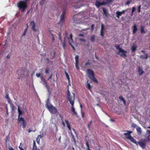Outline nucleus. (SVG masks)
I'll use <instances>...</instances> for the list:
<instances>
[{
    "instance_id": "2",
    "label": "nucleus",
    "mask_w": 150,
    "mask_h": 150,
    "mask_svg": "<svg viewBox=\"0 0 150 150\" xmlns=\"http://www.w3.org/2000/svg\"><path fill=\"white\" fill-rule=\"evenodd\" d=\"M30 0H23L20 1L17 3V6L22 12H24L25 11L28 7L27 3Z\"/></svg>"
},
{
    "instance_id": "6",
    "label": "nucleus",
    "mask_w": 150,
    "mask_h": 150,
    "mask_svg": "<svg viewBox=\"0 0 150 150\" xmlns=\"http://www.w3.org/2000/svg\"><path fill=\"white\" fill-rule=\"evenodd\" d=\"M87 74L88 75L89 78L93 81L98 83V81L95 77L93 71L91 69H88L87 70Z\"/></svg>"
},
{
    "instance_id": "11",
    "label": "nucleus",
    "mask_w": 150,
    "mask_h": 150,
    "mask_svg": "<svg viewBox=\"0 0 150 150\" xmlns=\"http://www.w3.org/2000/svg\"><path fill=\"white\" fill-rule=\"evenodd\" d=\"M67 38L69 40V45L71 46L73 48V49L74 50L75 48L74 47V46L72 45V43H74L73 40V39H69L68 37H67Z\"/></svg>"
},
{
    "instance_id": "59",
    "label": "nucleus",
    "mask_w": 150,
    "mask_h": 150,
    "mask_svg": "<svg viewBox=\"0 0 150 150\" xmlns=\"http://www.w3.org/2000/svg\"><path fill=\"white\" fill-rule=\"evenodd\" d=\"M5 98L8 100L10 99V98H9L8 95L6 94V95Z\"/></svg>"
},
{
    "instance_id": "26",
    "label": "nucleus",
    "mask_w": 150,
    "mask_h": 150,
    "mask_svg": "<svg viewBox=\"0 0 150 150\" xmlns=\"http://www.w3.org/2000/svg\"><path fill=\"white\" fill-rule=\"evenodd\" d=\"M95 37L94 35H92L90 38V40L91 42H93L95 41Z\"/></svg>"
},
{
    "instance_id": "12",
    "label": "nucleus",
    "mask_w": 150,
    "mask_h": 150,
    "mask_svg": "<svg viewBox=\"0 0 150 150\" xmlns=\"http://www.w3.org/2000/svg\"><path fill=\"white\" fill-rule=\"evenodd\" d=\"M43 81L47 89V90L48 91H49V87L48 86V82L47 81L45 80V79H43Z\"/></svg>"
},
{
    "instance_id": "19",
    "label": "nucleus",
    "mask_w": 150,
    "mask_h": 150,
    "mask_svg": "<svg viewBox=\"0 0 150 150\" xmlns=\"http://www.w3.org/2000/svg\"><path fill=\"white\" fill-rule=\"evenodd\" d=\"M103 13H104V14L105 15V16L106 17H107L108 16V11H107V10L105 8H103Z\"/></svg>"
},
{
    "instance_id": "64",
    "label": "nucleus",
    "mask_w": 150,
    "mask_h": 150,
    "mask_svg": "<svg viewBox=\"0 0 150 150\" xmlns=\"http://www.w3.org/2000/svg\"><path fill=\"white\" fill-rule=\"evenodd\" d=\"M9 150H14V149L11 147H9Z\"/></svg>"
},
{
    "instance_id": "17",
    "label": "nucleus",
    "mask_w": 150,
    "mask_h": 150,
    "mask_svg": "<svg viewBox=\"0 0 150 150\" xmlns=\"http://www.w3.org/2000/svg\"><path fill=\"white\" fill-rule=\"evenodd\" d=\"M133 33H135L137 31V28L136 24H134L133 27Z\"/></svg>"
},
{
    "instance_id": "27",
    "label": "nucleus",
    "mask_w": 150,
    "mask_h": 150,
    "mask_svg": "<svg viewBox=\"0 0 150 150\" xmlns=\"http://www.w3.org/2000/svg\"><path fill=\"white\" fill-rule=\"evenodd\" d=\"M130 140L132 142H133L135 144H136L137 145H138V143H137L136 140L134 139L133 137H132L130 139Z\"/></svg>"
},
{
    "instance_id": "7",
    "label": "nucleus",
    "mask_w": 150,
    "mask_h": 150,
    "mask_svg": "<svg viewBox=\"0 0 150 150\" xmlns=\"http://www.w3.org/2000/svg\"><path fill=\"white\" fill-rule=\"evenodd\" d=\"M66 14V10L65 9H63L62 14L60 16V21L58 22V24L62 25L64 22L65 17Z\"/></svg>"
},
{
    "instance_id": "51",
    "label": "nucleus",
    "mask_w": 150,
    "mask_h": 150,
    "mask_svg": "<svg viewBox=\"0 0 150 150\" xmlns=\"http://www.w3.org/2000/svg\"><path fill=\"white\" fill-rule=\"evenodd\" d=\"M21 143L20 145L19 146V148L20 150H24L23 149V148L22 146H21Z\"/></svg>"
},
{
    "instance_id": "55",
    "label": "nucleus",
    "mask_w": 150,
    "mask_h": 150,
    "mask_svg": "<svg viewBox=\"0 0 150 150\" xmlns=\"http://www.w3.org/2000/svg\"><path fill=\"white\" fill-rule=\"evenodd\" d=\"M40 75H41V74H40V73H38V74L37 73L36 75V76L38 78L39 77H40Z\"/></svg>"
},
{
    "instance_id": "5",
    "label": "nucleus",
    "mask_w": 150,
    "mask_h": 150,
    "mask_svg": "<svg viewBox=\"0 0 150 150\" xmlns=\"http://www.w3.org/2000/svg\"><path fill=\"white\" fill-rule=\"evenodd\" d=\"M115 47L116 49L119 50V51L117 53L118 54L120 55L121 57L124 58H125L127 57L126 53H127V52L126 50H124L121 48L120 47L119 45H116Z\"/></svg>"
},
{
    "instance_id": "32",
    "label": "nucleus",
    "mask_w": 150,
    "mask_h": 150,
    "mask_svg": "<svg viewBox=\"0 0 150 150\" xmlns=\"http://www.w3.org/2000/svg\"><path fill=\"white\" fill-rule=\"evenodd\" d=\"M18 122H20L21 121H22V122L23 121H25L24 118L22 117H20L19 116V117H18Z\"/></svg>"
},
{
    "instance_id": "44",
    "label": "nucleus",
    "mask_w": 150,
    "mask_h": 150,
    "mask_svg": "<svg viewBox=\"0 0 150 150\" xmlns=\"http://www.w3.org/2000/svg\"><path fill=\"white\" fill-rule=\"evenodd\" d=\"M76 67L77 70H79V63H75Z\"/></svg>"
},
{
    "instance_id": "38",
    "label": "nucleus",
    "mask_w": 150,
    "mask_h": 150,
    "mask_svg": "<svg viewBox=\"0 0 150 150\" xmlns=\"http://www.w3.org/2000/svg\"><path fill=\"white\" fill-rule=\"evenodd\" d=\"M85 141L86 142V145L87 146V149H88L89 148V144L88 143V141H87L86 139H85Z\"/></svg>"
},
{
    "instance_id": "21",
    "label": "nucleus",
    "mask_w": 150,
    "mask_h": 150,
    "mask_svg": "<svg viewBox=\"0 0 150 150\" xmlns=\"http://www.w3.org/2000/svg\"><path fill=\"white\" fill-rule=\"evenodd\" d=\"M88 80L87 81V85H86V87L90 91H91V88L92 86H91V85L89 84V83H88Z\"/></svg>"
},
{
    "instance_id": "48",
    "label": "nucleus",
    "mask_w": 150,
    "mask_h": 150,
    "mask_svg": "<svg viewBox=\"0 0 150 150\" xmlns=\"http://www.w3.org/2000/svg\"><path fill=\"white\" fill-rule=\"evenodd\" d=\"M146 134H148V135L150 136V130H147L146 131Z\"/></svg>"
},
{
    "instance_id": "29",
    "label": "nucleus",
    "mask_w": 150,
    "mask_h": 150,
    "mask_svg": "<svg viewBox=\"0 0 150 150\" xmlns=\"http://www.w3.org/2000/svg\"><path fill=\"white\" fill-rule=\"evenodd\" d=\"M116 13L117 15L116 17L118 18H120V16L122 15L121 12L118 11H117Z\"/></svg>"
},
{
    "instance_id": "57",
    "label": "nucleus",
    "mask_w": 150,
    "mask_h": 150,
    "mask_svg": "<svg viewBox=\"0 0 150 150\" xmlns=\"http://www.w3.org/2000/svg\"><path fill=\"white\" fill-rule=\"evenodd\" d=\"M55 54H56L55 52L54 51V53H53V55L52 58V59H54V58L55 57Z\"/></svg>"
},
{
    "instance_id": "53",
    "label": "nucleus",
    "mask_w": 150,
    "mask_h": 150,
    "mask_svg": "<svg viewBox=\"0 0 150 150\" xmlns=\"http://www.w3.org/2000/svg\"><path fill=\"white\" fill-rule=\"evenodd\" d=\"M53 75V74L52 73L50 75L49 77V78L47 79V80L49 81L50 79H52V76Z\"/></svg>"
},
{
    "instance_id": "43",
    "label": "nucleus",
    "mask_w": 150,
    "mask_h": 150,
    "mask_svg": "<svg viewBox=\"0 0 150 150\" xmlns=\"http://www.w3.org/2000/svg\"><path fill=\"white\" fill-rule=\"evenodd\" d=\"M49 72V68H47L45 70V73L46 74H47Z\"/></svg>"
},
{
    "instance_id": "39",
    "label": "nucleus",
    "mask_w": 150,
    "mask_h": 150,
    "mask_svg": "<svg viewBox=\"0 0 150 150\" xmlns=\"http://www.w3.org/2000/svg\"><path fill=\"white\" fill-rule=\"evenodd\" d=\"M65 74L66 75V76L67 77V80H68V81H69V83L70 82V78L69 77V76L68 75V74L66 72V71L65 72Z\"/></svg>"
},
{
    "instance_id": "3",
    "label": "nucleus",
    "mask_w": 150,
    "mask_h": 150,
    "mask_svg": "<svg viewBox=\"0 0 150 150\" xmlns=\"http://www.w3.org/2000/svg\"><path fill=\"white\" fill-rule=\"evenodd\" d=\"M17 72L18 73V79H21L25 77L29 74V71L26 69H23L18 70Z\"/></svg>"
},
{
    "instance_id": "22",
    "label": "nucleus",
    "mask_w": 150,
    "mask_h": 150,
    "mask_svg": "<svg viewBox=\"0 0 150 150\" xmlns=\"http://www.w3.org/2000/svg\"><path fill=\"white\" fill-rule=\"evenodd\" d=\"M42 136L41 135H38L36 138V142L39 144L40 141V139Z\"/></svg>"
},
{
    "instance_id": "25",
    "label": "nucleus",
    "mask_w": 150,
    "mask_h": 150,
    "mask_svg": "<svg viewBox=\"0 0 150 150\" xmlns=\"http://www.w3.org/2000/svg\"><path fill=\"white\" fill-rule=\"evenodd\" d=\"M144 27L143 26H141V33L142 34L145 33L146 32L144 30Z\"/></svg>"
},
{
    "instance_id": "56",
    "label": "nucleus",
    "mask_w": 150,
    "mask_h": 150,
    "mask_svg": "<svg viewBox=\"0 0 150 150\" xmlns=\"http://www.w3.org/2000/svg\"><path fill=\"white\" fill-rule=\"evenodd\" d=\"M130 3V1H127L126 2V5H129Z\"/></svg>"
},
{
    "instance_id": "45",
    "label": "nucleus",
    "mask_w": 150,
    "mask_h": 150,
    "mask_svg": "<svg viewBox=\"0 0 150 150\" xmlns=\"http://www.w3.org/2000/svg\"><path fill=\"white\" fill-rule=\"evenodd\" d=\"M79 40L80 41H82L84 42H85L86 41V40L85 39L83 38H79Z\"/></svg>"
},
{
    "instance_id": "8",
    "label": "nucleus",
    "mask_w": 150,
    "mask_h": 150,
    "mask_svg": "<svg viewBox=\"0 0 150 150\" xmlns=\"http://www.w3.org/2000/svg\"><path fill=\"white\" fill-rule=\"evenodd\" d=\"M31 29L35 32H37L38 29L36 28L35 24L34 21H31L30 23Z\"/></svg>"
},
{
    "instance_id": "24",
    "label": "nucleus",
    "mask_w": 150,
    "mask_h": 150,
    "mask_svg": "<svg viewBox=\"0 0 150 150\" xmlns=\"http://www.w3.org/2000/svg\"><path fill=\"white\" fill-rule=\"evenodd\" d=\"M65 122L67 125V127L70 130H71V127L69 123V122L67 120H65Z\"/></svg>"
},
{
    "instance_id": "46",
    "label": "nucleus",
    "mask_w": 150,
    "mask_h": 150,
    "mask_svg": "<svg viewBox=\"0 0 150 150\" xmlns=\"http://www.w3.org/2000/svg\"><path fill=\"white\" fill-rule=\"evenodd\" d=\"M127 9H126L120 12L121 13V14H124L125 13V12H126L127 11Z\"/></svg>"
},
{
    "instance_id": "31",
    "label": "nucleus",
    "mask_w": 150,
    "mask_h": 150,
    "mask_svg": "<svg viewBox=\"0 0 150 150\" xmlns=\"http://www.w3.org/2000/svg\"><path fill=\"white\" fill-rule=\"evenodd\" d=\"M75 59L76 61V63H79V56L78 55H76L75 57Z\"/></svg>"
},
{
    "instance_id": "42",
    "label": "nucleus",
    "mask_w": 150,
    "mask_h": 150,
    "mask_svg": "<svg viewBox=\"0 0 150 150\" xmlns=\"http://www.w3.org/2000/svg\"><path fill=\"white\" fill-rule=\"evenodd\" d=\"M136 9V8L135 7H132V14L131 16H132L133 13L134 12V11H135Z\"/></svg>"
},
{
    "instance_id": "10",
    "label": "nucleus",
    "mask_w": 150,
    "mask_h": 150,
    "mask_svg": "<svg viewBox=\"0 0 150 150\" xmlns=\"http://www.w3.org/2000/svg\"><path fill=\"white\" fill-rule=\"evenodd\" d=\"M138 144L143 148L144 149L146 146V143L144 142L141 140V141L138 142Z\"/></svg>"
},
{
    "instance_id": "15",
    "label": "nucleus",
    "mask_w": 150,
    "mask_h": 150,
    "mask_svg": "<svg viewBox=\"0 0 150 150\" xmlns=\"http://www.w3.org/2000/svg\"><path fill=\"white\" fill-rule=\"evenodd\" d=\"M112 2V0H103V1L102 2V4L103 5H105L106 4H108Z\"/></svg>"
},
{
    "instance_id": "16",
    "label": "nucleus",
    "mask_w": 150,
    "mask_h": 150,
    "mask_svg": "<svg viewBox=\"0 0 150 150\" xmlns=\"http://www.w3.org/2000/svg\"><path fill=\"white\" fill-rule=\"evenodd\" d=\"M104 28V26L103 24H102L101 26V29L100 30V35L102 37H103L104 35V33L103 30Z\"/></svg>"
},
{
    "instance_id": "1",
    "label": "nucleus",
    "mask_w": 150,
    "mask_h": 150,
    "mask_svg": "<svg viewBox=\"0 0 150 150\" xmlns=\"http://www.w3.org/2000/svg\"><path fill=\"white\" fill-rule=\"evenodd\" d=\"M73 95H70V93L69 89L67 90V98L69 101L71 105V110L72 112H73L74 115L77 116V113L75 110V108H74V100L75 99V94L74 93H72Z\"/></svg>"
},
{
    "instance_id": "37",
    "label": "nucleus",
    "mask_w": 150,
    "mask_h": 150,
    "mask_svg": "<svg viewBox=\"0 0 150 150\" xmlns=\"http://www.w3.org/2000/svg\"><path fill=\"white\" fill-rule=\"evenodd\" d=\"M45 2V0H42L40 1V2L39 4L41 6H42Z\"/></svg>"
},
{
    "instance_id": "35",
    "label": "nucleus",
    "mask_w": 150,
    "mask_h": 150,
    "mask_svg": "<svg viewBox=\"0 0 150 150\" xmlns=\"http://www.w3.org/2000/svg\"><path fill=\"white\" fill-rule=\"evenodd\" d=\"M50 31H51L50 30L49 32L50 33L51 35V36L52 37V42H54V40H55V39H54V36L53 34L51 33Z\"/></svg>"
},
{
    "instance_id": "33",
    "label": "nucleus",
    "mask_w": 150,
    "mask_h": 150,
    "mask_svg": "<svg viewBox=\"0 0 150 150\" xmlns=\"http://www.w3.org/2000/svg\"><path fill=\"white\" fill-rule=\"evenodd\" d=\"M65 34H66V36L65 37H64V42H66V40H67V37H68V33L67 32V31H65Z\"/></svg>"
},
{
    "instance_id": "28",
    "label": "nucleus",
    "mask_w": 150,
    "mask_h": 150,
    "mask_svg": "<svg viewBox=\"0 0 150 150\" xmlns=\"http://www.w3.org/2000/svg\"><path fill=\"white\" fill-rule=\"evenodd\" d=\"M18 114H19V115H18V117H19V116H20L22 114L23 112H22V111L20 110V109L19 106H18Z\"/></svg>"
},
{
    "instance_id": "47",
    "label": "nucleus",
    "mask_w": 150,
    "mask_h": 150,
    "mask_svg": "<svg viewBox=\"0 0 150 150\" xmlns=\"http://www.w3.org/2000/svg\"><path fill=\"white\" fill-rule=\"evenodd\" d=\"M141 5H139L138 7V12L139 13H140L141 12Z\"/></svg>"
},
{
    "instance_id": "52",
    "label": "nucleus",
    "mask_w": 150,
    "mask_h": 150,
    "mask_svg": "<svg viewBox=\"0 0 150 150\" xmlns=\"http://www.w3.org/2000/svg\"><path fill=\"white\" fill-rule=\"evenodd\" d=\"M142 141L146 143V142H148L147 140L146 139H142Z\"/></svg>"
},
{
    "instance_id": "34",
    "label": "nucleus",
    "mask_w": 150,
    "mask_h": 150,
    "mask_svg": "<svg viewBox=\"0 0 150 150\" xmlns=\"http://www.w3.org/2000/svg\"><path fill=\"white\" fill-rule=\"evenodd\" d=\"M22 127L23 128H25L26 127V123L25 121L22 122Z\"/></svg>"
},
{
    "instance_id": "41",
    "label": "nucleus",
    "mask_w": 150,
    "mask_h": 150,
    "mask_svg": "<svg viewBox=\"0 0 150 150\" xmlns=\"http://www.w3.org/2000/svg\"><path fill=\"white\" fill-rule=\"evenodd\" d=\"M92 122V121L91 120L89 122V123L87 125V128L88 129H89L90 127V125H91V124Z\"/></svg>"
},
{
    "instance_id": "49",
    "label": "nucleus",
    "mask_w": 150,
    "mask_h": 150,
    "mask_svg": "<svg viewBox=\"0 0 150 150\" xmlns=\"http://www.w3.org/2000/svg\"><path fill=\"white\" fill-rule=\"evenodd\" d=\"M146 139L148 142L150 141V136L148 135Z\"/></svg>"
},
{
    "instance_id": "14",
    "label": "nucleus",
    "mask_w": 150,
    "mask_h": 150,
    "mask_svg": "<svg viewBox=\"0 0 150 150\" xmlns=\"http://www.w3.org/2000/svg\"><path fill=\"white\" fill-rule=\"evenodd\" d=\"M102 2H100L98 1L97 0L95 3V5L97 8H99L101 6L103 5Z\"/></svg>"
},
{
    "instance_id": "50",
    "label": "nucleus",
    "mask_w": 150,
    "mask_h": 150,
    "mask_svg": "<svg viewBox=\"0 0 150 150\" xmlns=\"http://www.w3.org/2000/svg\"><path fill=\"white\" fill-rule=\"evenodd\" d=\"M132 127H134V128H135L136 127L137 125L135 124H134V123H133L132 124Z\"/></svg>"
},
{
    "instance_id": "40",
    "label": "nucleus",
    "mask_w": 150,
    "mask_h": 150,
    "mask_svg": "<svg viewBox=\"0 0 150 150\" xmlns=\"http://www.w3.org/2000/svg\"><path fill=\"white\" fill-rule=\"evenodd\" d=\"M62 46L63 49H65L66 47V42H63Z\"/></svg>"
},
{
    "instance_id": "4",
    "label": "nucleus",
    "mask_w": 150,
    "mask_h": 150,
    "mask_svg": "<svg viewBox=\"0 0 150 150\" xmlns=\"http://www.w3.org/2000/svg\"><path fill=\"white\" fill-rule=\"evenodd\" d=\"M48 100L49 99H48V100L46 103L47 108L50 113L53 114H56L57 112V109L49 102Z\"/></svg>"
},
{
    "instance_id": "60",
    "label": "nucleus",
    "mask_w": 150,
    "mask_h": 150,
    "mask_svg": "<svg viewBox=\"0 0 150 150\" xmlns=\"http://www.w3.org/2000/svg\"><path fill=\"white\" fill-rule=\"evenodd\" d=\"M145 59H147L148 58V54L146 53L145 54Z\"/></svg>"
},
{
    "instance_id": "30",
    "label": "nucleus",
    "mask_w": 150,
    "mask_h": 150,
    "mask_svg": "<svg viewBox=\"0 0 150 150\" xmlns=\"http://www.w3.org/2000/svg\"><path fill=\"white\" fill-rule=\"evenodd\" d=\"M136 129L138 133H139L140 134L141 133L142 130H141V128L139 126L137 127Z\"/></svg>"
},
{
    "instance_id": "61",
    "label": "nucleus",
    "mask_w": 150,
    "mask_h": 150,
    "mask_svg": "<svg viewBox=\"0 0 150 150\" xmlns=\"http://www.w3.org/2000/svg\"><path fill=\"white\" fill-rule=\"evenodd\" d=\"M94 26V25L93 24H92L91 25V29L92 31H93V30Z\"/></svg>"
},
{
    "instance_id": "13",
    "label": "nucleus",
    "mask_w": 150,
    "mask_h": 150,
    "mask_svg": "<svg viewBox=\"0 0 150 150\" xmlns=\"http://www.w3.org/2000/svg\"><path fill=\"white\" fill-rule=\"evenodd\" d=\"M137 46L136 44H133L131 47V50L132 52H134L137 50Z\"/></svg>"
},
{
    "instance_id": "23",
    "label": "nucleus",
    "mask_w": 150,
    "mask_h": 150,
    "mask_svg": "<svg viewBox=\"0 0 150 150\" xmlns=\"http://www.w3.org/2000/svg\"><path fill=\"white\" fill-rule=\"evenodd\" d=\"M119 98L120 100L122 101L124 104L125 105H126V102L123 97L121 96H120L119 97Z\"/></svg>"
},
{
    "instance_id": "36",
    "label": "nucleus",
    "mask_w": 150,
    "mask_h": 150,
    "mask_svg": "<svg viewBox=\"0 0 150 150\" xmlns=\"http://www.w3.org/2000/svg\"><path fill=\"white\" fill-rule=\"evenodd\" d=\"M10 107L11 108L12 110L13 111L14 110L15 107L13 104L12 103H11L10 104Z\"/></svg>"
},
{
    "instance_id": "54",
    "label": "nucleus",
    "mask_w": 150,
    "mask_h": 150,
    "mask_svg": "<svg viewBox=\"0 0 150 150\" xmlns=\"http://www.w3.org/2000/svg\"><path fill=\"white\" fill-rule=\"evenodd\" d=\"M81 114L82 115V118H83L84 116V113L83 112L81 111Z\"/></svg>"
},
{
    "instance_id": "18",
    "label": "nucleus",
    "mask_w": 150,
    "mask_h": 150,
    "mask_svg": "<svg viewBox=\"0 0 150 150\" xmlns=\"http://www.w3.org/2000/svg\"><path fill=\"white\" fill-rule=\"evenodd\" d=\"M138 71L139 73V74L141 75L143 74L144 73V71L140 67H138Z\"/></svg>"
},
{
    "instance_id": "63",
    "label": "nucleus",
    "mask_w": 150,
    "mask_h": 150,
    "mask_svg": "<svg viewBox=\"0 0 150 150\" xmlns=\"http://www.w3.org/2000/svg\"><path fill=\"white\" fill-rule=\"evenodd\" d=\"M90 63L88 62H87L85 64V65L87 66V65H90Z\"/></svg>"
},
{
    "instance_id": "20",
    "label": "nucleus",
    "mask_w": 150,
    "mask_h": 150,
    "mask_svg": "<svg viewBox=\"0 0 150 150\" xmlns=\"http://www.w3.org/2000/svg\"><path fill=\"white\" fill-rule=\"evenodd\" d=\"M32 150H40V149H37V147L36 145L35 142V141H33V146Z\"/></svg>"
},
{
    "instance_id": "58",
    "label": "nucleus",
    "mask_w": 150,
    "mask_h": 150,
    "mask_svg": "<svg viewBox=\"0 0 150 150\" xmlns=\"http://www.w3.org/2000/svg\"><path fill=\"white\" fill-rule=\"evenodd\" d=\"M140 58L142 59H145V57L143 55H140L139 57Z\"/></svg>"
},
{
    "instance_id": "62",
    "label": "nucleus",
    "mask_w": 150,
    "mask_h": 150,
    "mask_svg": "<svg viewBox=\"0 0 150 150\" xmlns=\"http://www.w3.org/2000/svg\"><path fill=\"white\" fill-rule=\"evenodd\" d=\"M40 78L41 81H43V79H45V78H44V77L42 76H40Z\"/></svg>"
},
{
    "instance_id": "9",
    "label": "nucleus",
    "mask_w": 150,
    "mask_h": 150,
    "mask_svg": "<svg viewBox=\"0 0 150 150\" xmlns=\"http://www.w3.org/2000/svg\"><path fill=\"white\" fill-rule=\"evenodd\" d=\"M126 131L127 132V133H125L124 134L126 137L128 139H130L132 137L130 134L132 132V131L127 130Z\"/></svg>"
}]
</instances>
